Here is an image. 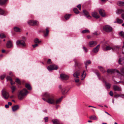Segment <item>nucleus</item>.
Wrapping results in <instances>:
<instances>
[{
  "label": "nucleus",
  "instance_id": "64",
  "mask_svg": "<svg viewBox=\"0 0 124 124\" xmlns=\"http://www.w3.org/2000/svg\"><path fill=\"white\" fill-rule=\"evenodd\" d=\"M88 107H93V108H96V107H95L93 106H89Z\"/></svg>",
  "mask_w": 124,
  "mask_h": 124
},
{
  "label": "nucleus",
  "instance_id": "4",
  "mask_svg": "<svg viewBox=\"0 0 124 124\" xmlns=\"http://www.w3.org/2000/svg\"><path fill=\"white\" fill-rule=\"evenodd\" d=\"M119 47L117 46L111 47L109 46H107L105 47V49H104V51L109 50H115L118 49Z\"/></svg>",
  "mask_w": 124,
  "mask_h": 124
},
{
  "label": "nucleus",
  "instance_id": "41",
  "mask_svg": "<svg viewBox=\"0 0 124 124\" xmlns=\"http://www.w3.org/2000/svg\"><path fill=\"white\" fill-rule=\"evenodd\" d=\"M6 37V36L3 33H1L0 34V37L1 38H3Z\"/></svg>",
  "mask_w": 124,
  "mask_h": 124
},
{
  "label": "nucleus",
  "instance_id": "36",
  "mask_svg": "<svg viewBox=\"0 0 124 124\" xmlns=\"http://www.w3.org/2000/svg\"><path fill=\"white\" fill-rule=\"evenodd\" d=\"M71 15V14H69L68 15L67 14L65 16V18L66 19L68 20L70 18Z\"/></svg>",
  "mask_w": 124,
  "mask_h": 124
},
{
  "label": "nucleus",
  "instance_id": "54",
  "mask_svg": "<svg viewBox=\"0 0 124 124\" xmlns=\"http://www.w3.org/2000/svg\"><path fill=\"white\" fill-rule=\"evenodd\" d=\"M44 119L45 122H47L48 121V118L47 117H46L44 118Z\"/></svg>",
  "mask_w": 124,
  "mask_h": 124
},
{
  "label": "nucleus",
  "instance_id": "39",
  "mask_svg": "<svg viewBox=\"0 0 124 124\" xmlns=\"http://www.w3.org/2000/svg\"><path fill=\"white\" fill-rule=\"evenodd\" d=\"M73 11H74V13L77 14L79 13V12L78 11V9L76 8H74L73 9Z\"/></svg>",
  "mask_w": 124,
  "mask_h": 124
},
{
  "label": "nucleus",
  "instance_id": "20",
  "mask_svg": "<svg viewBox=\"0 0 124 124\" xmlns=\"http://www.w3.org/2000/svg\"><path fill=\"white\" fill-rule=\"evenodd\" d=\"M124 12V10L122 9H118L116 11V13L117 14H119L122 12Z\"/></svg>",
  "mask_w": 124,
  "mask_h": 124
},
{
  "label": "nucleus",
  "instance_id": "13",
  "mask_svg": "<svg viewBox=\"0 0 124 124\" xmlns=\"http://www.w3.org/2000/svg\"><path fill=\"white\" fill-rule=\"evenodd\" d=\"M113 88L114 90L115 91H119L121 90V88L120 87L116 85H114L113 86Z\"/></svg>",
  "mask_w": 124,
  "mask_h": 124
},
{
  "label": "nucleus",
  "instance_id": "19",
  "mask_svg": "<svg viewBox=\"0 0 124 124\" xmlns=\"http://www.w3.org/2000/svg\"><path fill=\"white\" fill-rule=\"evenodd\" d=\"M14 31L16 32H18L21 31V29L17 27H15L14 28Z\"/></svg>",
  "mask_w": 124,
  "mask_h": 124
},
{
  "label": "nucleus",
  "instance_id": "1",
  "mask_svg": "<svg viewBox=\"0 0 124 124\" xmlns=\"http://www.w3.org/2000/svg\"><path fill=\"white\" fill-rule=\"evenodd\" d=\"M43 96L46 99L43 98L42 99L44 101H46L48 103L54 104L55 103V100L54 96L47 92L45 93Z\"/></svg>",
  "mask_w": 124,
  "mask_h": 124
},
{
  "label": "nucleus",
  "instance_id": "42",
  "mask_svg": "<svg viewBox=\"0 0 124 124\" xmlns=\"http://www.w3.org/2000/svg\"><path fill=\"white\" fill-rule=\"evenodd\" d=\"M66 88H63L62 90V93L64 94L65 93H66L68 91L66 92Z\"/></svg>",
  "mask_w": 124,
  "mask_h": 124
},
{
  "label": "nucleus",
  "instance_id": "53",
  "mask_svg": "<svg viewBox=\"0 0 124 124\" xmlns=\"http://www.w3.org/2000/svg\"><path fill=\"white\" fill-rule=\"evenodd\" d=\"M38 46V45L37 44H36L35 45H32V46L34 48L37 46Z\"/></svg>",
  "mask_w": 124,
  "mask_h": 124
},
{
  "label": "nucleus",
  "instance_id": "10",
  "mask_svg": "<svg viewBox=\"0 0 124 124\" xmlns=\"http://www.w3.org/2000/svg\"><path fill=\"white\" fill-rule=\"evenodd\" d=\"M60 77L63 80H66L69 78V76H68L64 74H61Z\"/></svg>",
  "mask_w": 124,
  "mask_h": 124
},
{
  "label": "nucleus",
  "instance_id": "11",
  "mask_svg": "<svg viewBox=\"0 0 124 124\" xmlns=\"http://www.w3.org/2000/svg\"><path fill=\"white\" fill-rule=\"evenodd\" d=\"M81 71L80 70H78L74 73L73 76L74 77L77 78H78V76L80 75Z\"/></svg>",
  "mask_w": 124,
  "mask_h": 124
},
{
  "label": "nucleus",
  "instance_id": "35",
  "mask_svg": "<svg viewBox=\"0 0 124 124\" xmlns=\"http://www.w3.org/2000/svg\"><path fill=\"white\" fill-rule=\"evenodd\" d=\"M34 41L35 43H39L41 42L40 40H39L38 39H35Z\"/></svg>",
  "mask_w": 124,
  "mask_h": 124
},
{
  "label": "nucleus",
  "instance_id": "24",
  "mask_svg": "<svg viewBox=\"0 0 124 124\" xmlns=\"http://www.w3.org/2000/svg\"><path fill=\"white\" fill-rule=\"evenodd\" d=\"M89 118L92 120H97V117L94 115L91 116L89 117Z\"/></svg>",
  "mask_w": 124,
  "mask_h": 124
},
{
  "label": "nucleus",
  "instance_id": "22",
  "mask_svg": "<svg viewBox=\"0 0 124 124\" xmlns=\"http://www.w3.org/2000/svg\"><path fill=\"white\" fill-rule=\"evenodd\" d=\"M52 121L54 124H60L59 121L57 119H53Z\"/></svg>",
  "mask_w": 124,
  "mask_h": 124
},
{
  "label": "nucleus",
  "instance_id": "15",
  "mask_svg": "<svg viewBox=\"0 0 124 124\" xmlns=\"http://www.w3.org/2000/svg\"><path fill=\"white\" fill-rule=\"evenodd\" d=\"M7 47L8 48H11L13 46V45L12 42L10 41H8L6 45Z\"/></svg>",
  "mask_w": 124,
  "mask_h": 124
},
{
  "label": "nucleus",
  "instance_id": "48",
  "mask_svg": "<svg viewBox=\"0 0 124 124\" xmlns=\"http://www.w3.org/2000/svg\"><path fill=\"white\" fill-rule=\"evenodd\" d=\"M83 48L85 52H86L87 51V50L86 48L85 47L83 46Z\"/></svg>",
  "mask_w": 124,
  "mask_h": 124
},
{
  "label": "nucleus",
  "instance_id": "29",
  "mask_svg": "<svg viewBox=\"0 0 124 124\" xmlns=\"http://www.w3.org/2000/svg\"><path fill=\"white\" fill-rule=\"evenodd\" d=\"M91 63V61L90 60H88L87 61L85 62V68L86 69L87 66L89 64H90Z\"/></svg>",
  "mask_w": 124,
  "mask_h": 124
},
{
  "label": "nucleus",
  "instance_id": "52",
  "mask_svg": "<svg viewBox=\"0 0 124 124\" xmlns=\"http://www.w3.org/2000/svg\"><path fill=\"white\" fill-rule=\"evenodd\" d=\"M77 7L80 10H81V5L80 4H79L77 6Z\"/></svg>",
  "mask_w": 124,
  "mask_h": 124
},
{
  "label": "nucleus",
  "instance_id": "3",
  "mask_svg": "<svg viewBox=\"0 0 124 124\" xmlns=\"http://www.w3.org/2000/svg\"><path fill=\"white\" fill-rule=\"evenodd\" d=\"M2 94L3 98L5 99H7L9 97V94L5 90L3 89L2 91Z\"/></svg>",
  "mask_w": 124,
  "mask_h": 124
},
{
  "label": "nucleus",
  "instance_id": "55",
  "mask_svg": "<svg viewBox=\"0 0 124 124\" xmlns=\"http://www.w3.org/2000/svg\"><path fill=\"white\" fill-rule=\"evenodd\" d=\"M79 80L78 78L76 79H75V81L77 83L79 82Z\"/></svg>",
  "mask_w": 124,
  "mask_h": 124
},
{
  "label": "nucleus",
  "instance_id": "8",
  "mask_svg": "<svg viewBox=\"0 0 124 124\" xmlns=\"http://www.w3.org/2000/svg\"><path fill=\"white\" fill-rule=\"evenodd\" d=\"M28 23L30 25H37L38 23V22L36 21L29 20L28 21Z\"/></svg>",
  "mask_w": 124,
  "mask_h": 124
},
{
  "label": "nucleus",
  "instance_id": "61",
  "mask_svg": "<svg viewBox=\"0 0 124 124\" xmlns=\"http://www.w3.org/2000/svg\"><path fill=\"white\" fill-rule=\"evenodd\" d=\"M121 97L123 98H124V94H122L121 95Z\"/></svg>",
  "mask_w": 124,
  "mask_h": 124
},
{
  "label": "nucleus",
  "instance_id": "27",
  "mask_svg": "<svg viewBox=\"0 0 124 124\" xmlns=\"http://www.w3.org/2000/svg\"><path fill=\"white\" fill-rule=\"evenodd\" d=\"M119 63L120 64H124V59H122L121 58L119 59Z\"/></svg>",
  "mask_w": 124,
  "mask_h": 124
},
{
  "label": "nucleus",
  "instance_id": "45",
  "mask_svg": "<svg viewBox=\"0 0 124 124\" xmlns=\"http://www.w3.org/2000/svg\"><path fill=\"white\" fill-rule=\"evenodd\" d=\"M4 11L1 8H0V14L1 15H3L4 13Z\"/></svg>",
  "mask_w": 124,
  "mask_h": 124
},
{
  "label": "nucleus",
  "instance_id": "17",
  "mask_svg": "<svg viewBox=\"0 0 124 124\" xmlns=\"http://www.w3.org/2000/svg\"><path fill=\"white\" fill-rule=\"evenodd\" d=\"M83 12L84 14L87 18H91V17L89 15L88 12L87 11L85 10H83Z\"/></svg>",
  "mask_w": 124,
  "mask_h": 124
},
{
  "label": "nucleus",
  "instance_id": "14",
  "mask_svg": "<svg viewBox=\"0 0 124 124\" xmlns=\"http://www.w3.org/2000/svg\"><path fill=\"white\" fill-rule=\"evenodd\" d=\"M99 12L101 15L102 17H104L105 16V12L104 10L100 9L99 11Z\"/></svg>",
  "mask_w": 124,
  "mask_h": 124
},
{
  "label": "nucleus",
  "instance_id": "25",
  "mask_svg": "<svg viewBox=\"0 0 124 124\" xmlns=\"http://www.w3.org/2000/svg\"><path fill=\"white\" fill-rule=\"evenodd\" d=\"M86 73L85 72V71H83V73L81 75V79L82 80H83L84 79V78H85V76H86Z\"/></svg>",
  "mask_w": 124,
  "mask_h": 124
},
{
  "label": "nucleus",
  "instance_id": "33",
  "mask_svg": "<svg viewBox=\"0 0 124 124\" xmlns=\"http://www.w3.org/2000/svg\"><path fill=\"white\" fill-rule=\"evenodd\" d=\"M62 98V97L61 98L59 99H58L55 102V103L56 104L59 103L61 102Z\"/></svg>",
  "mask_w": 124,
  "mask_h": 124
},
{
  "label": "nucleus",
  "instance_id": "43",
  "mask_svg": "<svg viewBox=\"0 0 124 124\" xmlns=\"http://www.w3.org/2000/svg\"><path fill=\"white\" fill-rule=\"evenodd\" d=\"M119 34L122 37L124 38V32L123 31H122L120 32Z\"/></svg>",
  "mask_w": 124,
  "mask_h": 124
},
{
  "label": "nucleus",
  "instance_id": "57",
  "mask_svg": "<svg viewBox=\"0 0 124 124\" xmlns=\"http://www.w3.org/2000/svg\"><path fill=\"white\" fill-rule=\"evenodd\" d=\"M22 39H23V40H26V38L25 37H22Z\"/></svg>",
  "mask_w": 124,
  "mask_h": 124
},
{
  "label": "nucleus",
  "instance_id": "21",
  "mask_svg": "<svg viewBox=\"0 0 124 124\" xmlns=\"http://www.w3.org/2000/svg\"><path fill=\"white\" fill-rule=\"evenodd\" d=\"M7 80H9L10 81V83L11 85H12L15 84V82H13L12 80V79L9 76H8L7 77Z\"/></svg>",
  "mask_w": 124,
  "mask_h": 124
},
{
  "label": "nucleus",
  "instance_id": "5",
  "mask_svg": "<svg viewBox=\"0 0 124 124\" xmlns=\"http://www.w3.org/2000/svg\"><path fill=\"white\" fill-rule=\"evenodd\" d=\"M104 30L107 32H109L111 31L112 28L111 27L108 25H106L103 27Z\"/></svg>",
  "mask_w": 124,
  "mask_h": 124
},
{
  "label": "nucleus",
  "instance_id": "58",
  "mask_svg": "<svg viewBox=\"0 0 124 124\" xmlns=\"http://www.w3.org/2000/svg\"><path fill=\"white\" fill-rule=\"evenodd\" d=\"M5 106V107L7 108H8L9 107V105L7 104Z\"/></svg>",
  "mask_w": 124,
  "mask_h": 124
},
{
  "label": "nucleus",
  "instance_id": "37",
  "mask_svg": "<svg viewBox=\"0 0 124 124\" xmlns=\"http://www.w3.org/2000/svg\"><path fill=\"white\" fill-rule=\"evenodd\" d=\"M16 88L15 87L13 86L11 87V89L12 93H14L16 90Z\"/></svg>",
  "mask_w": 124,
  "mask_h": 124
},
{
  "label": "nucleus",
  "instance_id": "31",
  "mask_svg": "<svg viewBox=\"0 0 124 124\" xmlns=\"http://www.w3.org/2000/svg\"><path fill=\"white\" fill-rule=\"evenodd\" d=\"M106 86L107 89H109L110 88L111 84L109 83H107L106 82H105Z\"/></svg>",
  "mask_w": 124,
  "mask_h": 124
},
{
  "label": "nucleus",
  "instance_id": "44",
  "mask_svg": "<svg viewBox=\"0 0 124 124\" xmlns=\"http://www.w3.org/2000/svg\"><path fill=\"white\" fill-rule=\"evenodd\" d=\"M16 82L19 84H21V82L19 79L18 78H16Z\"/></svg>",
  "mask_w": 124,
  "mask_h": 124
},
{
  "label": "nucleus",
  "instance_id": "40",
  "mask_svg": "<svg viewBox=\"0 0 124 124\" xmlns=\"http://www.w3.org/2000/svg\"><path fill=\"white\" fill-rule=\"evenodd\" d=\"M114 70L113 69H108L107 70L108 73H112L114 72Z\"/></svg>",
  "mask_w": 124,
  "mask_h": 124
},
{
  "label": "nucleus",
  "instance_id": "12",
  "mask_svg": "<svg viewBox=\"0 0 124 124\" xmlns=\"http://www.w3.org/2000/svg\"><path fill=\"white\" fill-rule=\"evenodd\" d=\"M92 16L98 19L99 18V16L96 12H93L92 13Z\"/></svg>",
  "mask_w": 124,
  "mask_h": 124
},
{
  "label": "nucleus",
  "instance_id": "16",
  "mask_svg": "<svg viewBox=\"0 0 124 124\" xmlns=\"http://www.w3.org/2000/svg\"><path fill=\"white\" fill-rule=\"evenodd\" d=\"M100 45H98L95 48H93V51L94 53H96L97 52L99 48Z\"/></svg>",
  "mask_w": 124,
  "mask_h": 124
},
{
  "label": "nucleus",
  "instance_id": "32",
  "mask_svg": "<svg viewBox=\"0 0 124 124\" xmlns=\"http://www.w3.org/2000/svg\"><path fill=\"white\" fill-rule=\"evenodd\" d=\"M98 67L100 70L103 73H104L106 71L102 67L99 66Z\"/></svg>",
  "mask_w": 124,
  "mask_h": 124
},
{
  "label": "nucleus",
  "instance_id": "7",
  "mask_svg": "<svg viewBox=\"0 0 124 124\" xmlns=\"http://www.w3.org/2000/svg\"><path fill=\"white\" fill-rule=\"evenodd\" d=\"M58 68V66L54 65H50L48 66L47 68L48 70L49 71L53 70H56Z\"/></svg>",
  "mask_w": 124,
  "mask_h": 124
},
{
  "label": "nucleus",
  "instance_id": "2",
  "mask_svg": "<svg viewBox=\"0 0 124 124\" xmlns=\"http://www.w3.org/2000/svg\"><path fill=\"white\" fill-rule=\"evenodd\" d=\"M28 93V92L25 89L21 90L18 94V99L20 100H22L26 96Z\"/></svg>",
  "mask_w": 124,
  "mask_h": 124
},
{
  "label": "nucleus",
  "instance_id": "51",
  "mask_svg": "<svg viewBox=\"0 0 124 124\" xmlns=\"http://www.w3.org/2000/svg\"><path fill=\"white\" fill-rule=\"evenodd\" d=\"M121 71L122 73H123L124 72V68H122L121 69Z\"/></svg>",
  "mask_w": 124,
  "mask_h": 124
},
{
  "label": "nucleus",
  "instance_id": "6",
  "mask_svg": "<svg viewBox=\"0 0 124 124\" xmlns=\"http://www.w3.org/2000/svg\"><path fill=\"white\" fill-rule=\"evenodd\" d=\"M16 44L17 45H20L23 47H25L26 46V44L24 40H19L16 41Z\"/></svg>",
  "mask_w": 124,
  "mask_h": 124
},
{
  "label": "nucleus",
  "instance_id": "38",
  "mask_svg": "<svg viewBox=\"0 0 124 124\" xmlns=\"http://www.w3.org/2000/svg\"><path fill=\"white\" fill-rule=\"evenodd\" d=\"M89 32V30L86 29L82 31L81 32V33H88Z\"/></svg>",
  "mask_w": 124,
  "mask_h": 124
},
{
  "label": "nucleus",
  "instance_id": "47",
  "mask_svg": "<svg viewBox=\"0 0 124 124\" xmlns=\"http://www.w3.org/2000/svg\"><path fill=\"white\" fill-rule=\"evenodd\" d=\"M52 63L51 62V60L50 59H49L47 61V63L48 64H51Z\"/></svg>",
  "mask_w": 124,
  "mask_h": 124
},
{
  "label": "nucleus",
  "instance_id": "49",
  "mask_svg": "<svg viewBox=\"0 0 124 124\" xmlns=\"http://www.w3.org/2000/svg\"><path fill=\"white\" fill-rule=\"evenodd\" d=\"M115 97H121V95H119L118 94H116L114 96Z\"/></svg>",
  "mask_w": 124,
  "mask_h": 124
},
{
  "label": "nucleus",
  "instance_id": "28",
  "mask_svg": "<svg viewBox=\"0 0 124 124\" xmlns=\"http://www.w3.org/2000/svg\"><path fill=\"white\" fill-rule=\"evenodd\" d=\"M25 87L29 90H31V88L29 84H26L25 85Z\"/></svg>",
  "mask_w": 124,
  "mask_h": 124
},
{
  "label": "nucleus",
  "instance_id": "9",
  "mask_svg": "<svg viewBox=\"0 0 124 124\" xmlns=\"http://www.w3.org/2000/svg\"><path fill=\"white\" fill-rule=\"evenodd\" d=\"M97 43V42L96 41H92L89 42L88 45L90 47H93L95 46Z\"/></svg>",
  "mask_w": 124,
  "mask_h": 124
},
{
  "label": "nucleus",
  "instance_id": "50",
  "mask_svg": "<svg viewBox=\"0 0 124 124\" xmlns=\"http://www.w3.org/2000/svg\"><path fill=\"white\" fill-rule=\"evenodd\" d=\"M109 94L111 96H113V93L112 91H110L109 93Z\"/></svg>",
  "mask_w": 124,
  "mask_h": 124
},
{
  "label": "nucleus",
  "instance_id": "46",
  "mask_svg": "<svg viewBox=\"0 0 124 124\" xmlns=\"http://www.w3.org/2000/svg\"><path fill=\"white\" fill-rule=\"evenodd\" d=\"M5 76V75H3L0 76V78L1 80L3 79Z\"/></svg>",
  "mask_w": 124,
  "mask_h": 124
},
{
  "label": "nucleus",
  "instance_id": "62",
  "mask_svg": "<svg viewBox=\"0 0 124 124\" xmlns=\"http://www.w3.org/2000/svg\"><path fill=\"white\" fill-rule=\"evenodd\" d=\"M87 38L88 39H89L90 38H91V37L90 35H87Z\"/></svg>",
  "mask_w": 124,
  "mask_h": 124
},
{
  "label": "nucleus",
  "instance_id": "26",
  "mask_svg": "<svg viewBox=\"0 0 124 124\" xmlns=\"http://www.w3.org/2000/svg\"><path fill=\"white\" fill-rule=\"evenodd\" d=\"M7 0H0V5H3L7 1Z\"/></svg>",
  "mask_w": 124,
  "mask_h": 124
},
{
  "label": "nucleus",
  "instance_id": "30",
  "mask_svg": "<svg viewBox=\"0 0 124 124\" xmlns=\"http://www.w3.org/2000/svg\"><path fill=\"white\" fill-rule=\"evenodd\" d=\"M118 4L120 6H123L124 5V1H119Z\"/></svg>",
  "mask_w": 124,
  "mask_h": 124
},
{
  "label": "nucleus",
  "instance_id": "34",
  "mask_svg": "<svg viewBox=\"0 0 124 124\" xmlns=\"http://www.w3.org/2000/svg\"><path fill=\"white\" fill-rule=\"evenodd\" d=\"M46 33H44V36L45 37H46L48 36L49 32V30L47 29L46 28Z\"/></svg>",
  "mask_w": 124,
  "mask_h": 124
},
{
  "label": "nucleus",
  "instance_id": "18",
  "mask_svg": "<svg viewBox=\"0 0 124 124\" xmlns=\"http://www.w3.org/2000/svg\"><path fill=\"white\" fill-rule=\"evenodd\" d=\"M19 107L18 105H15L12 107V108L13 111H15L19 108Z\"/></svg>",
  "mask_w": 124,
  "mask_h": 124
},
{
  "label": "nucleus",
  "instance_id": "23",
  "mask_svg": "<svg viewBox=\"0 0 124 124\" xmlns=\"http://www.w3.org/2000/svg\"><path fill=\"white\" fill-rule=\"evenodd\" d=\"M116 20L117 21L114 22V23H121L123 22V20L122 19L117 18L116 19Z\"/></svg>",
  "mask_w": 124,
  "mask_h": 124
},
{
  "label": "nucleus",
  "instance_id": "60",
  "mask_svg": "<svg viewBox=\"0 0 124 124\" xmlns=\"http://www.w3.org/2000/svg\"><path fill=\"white\" fill-rule=\"evenodd\" d=\"M8 105H12V103L10 102H8Z\"/></svg>",
  "mask_w": 124,
  "mask_h": 124
},
{
  "label": "nucleus",
  "instance_id": "56",
  "mask_svg": "<svg viewBox=\"0 0 124 124\" xmlns=\"http://www.w3.org/2000/svg\"><path fill=\"white\" fill-rule=\"evenodd\" d=\"M121 16L122 18L124 19V13H123L122 14Z\"/></svg>",
  "mask_w": 124,
  "mask_h": 124
},
{
  "label": "nucleus",
  "instance_id": "63",
  "mask_svg": "<svg viewBox=\"0 0 124 124\" xmlns=\"http://www.w3.org/2000/svg\"><path fill=\"white\" fill-rule=\"evenodd\" d=\"M75 66H78V63L77 62H75Z\"/></svg>",
  "mask_w": 124,
  "mask_h": 124
},
{
  "label": "nucleus",
  "instance_id": "59",
  "mask_svg": "<svg viewBox=\"0 0 124 124\" xmlns=\"http://www.w3.org/2000/svg\"><path fill=\"white\" fill-rule=\"evenodd\" d=\"M93 34L96 35H98V34L96 32H95L94 33H93Z\"/></svg>",
  "mask_w": 124,
  "mask_h": 124
}]
</instances>
